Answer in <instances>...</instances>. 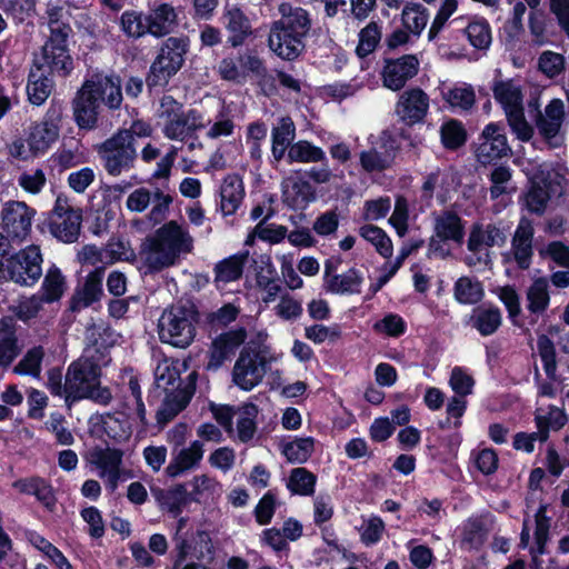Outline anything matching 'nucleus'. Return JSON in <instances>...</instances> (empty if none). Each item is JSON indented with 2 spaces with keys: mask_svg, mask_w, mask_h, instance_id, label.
<instances>
[{
  "mask_svg": "<svg viewBox=\"0 0 569 569\" xmlns=\"http://www.w3.org/2000/svg\"><path fill=\"white\" fill-rule=\"evenodd\" d=\"M158 118L164 138L187 143L188 150L202 149L203 144L197 131L207 127L203 113L197 109L184 110L182 103L171 96H163L160 100Z\"/></svg>",
  "mask_w": 569,
  "mask_h": 569,
  "instance_id": "1",
  "label": "nucleus"
},
{
  "mask_svg": "<svg viewBox=\"0 0 569 569\" xmlns=\"http://www.w3.org/2000/svg\"><path fill=\"white\" fill-rule=\"evenodd\" d=\"M192 248L193 239L188 230L176 221H169L149 240L146 261L151 269L160 270L174 264L181 254L191 252Z\"/></svg>",
  "mask_w": 569,
  "mask_h": 569,
  "instance_id": "2",
  "label": "nucleus"
},
{
  "mask_svg": "<svg viewBox=\"0 0 569 569\" xmlns=\"http://www.w3.org/2000/svg\"><path fill=\"white\" fill-rule=\"evenodd\" d=\"M8 241L0 233V280L9 278L13 282L34 286L42 274V253L39 246H28L14 254L7 257Z\"/></svg>",
  "mask_w": 569,
  "mask_h": 569,
  "instance_id": "3",
  "label": "nucleus"
},
{
  "mask_svg": "<svg viewBox=\"0 0 569 569\" xmlns=\"http://www.w3.org/2000/svg\"><path fill=\"white\" fill-rule=\"evenodd\" d=\"M197 312L191 307L173 305L158 320V335L163 343L187 348L196 337Z\"/></svg>",
  "mask_w": 569,
  "mask_h": 569,
  "instance_id": "4",
  "label": "nucleus"
},
{
  "mask_svg": "<svg viewBox=\"0 0 569 569\" xmlns=\"http://www.w3.org/2000/svg\"><path fill=\"white\" fill-rule=\"evenodd\" d=\"M154 380L157 388L166 393L159 417L161 420L169 421L188 403V399L180 389L179 361L168 358L160 360L154 369Z\"/></svg>",
  "mask_w": 569,
  "mask_h": 569,
  "instance_id": "5",
  "label": "nucleus"
},
{
  "mask_svg": "<svg viewBox=\"0 0 569 569\" xmlns=\"http://www.w3.org/2000/svg\"><path fill=\"white\" fill-rule=\"evenodd\" d=\"M102 166L108 174L118 177L131 170L137 158V150L127 131H118L97 148Z\"/></svg>",
  "mask_w": 569,
  "mask_h": 569,
  "instance_id": "6",
  "label": "nucleus"
},
{
  "mask_svg": "<svg viewBox=\"0 0 569 569\" xmlns=\"http://www.w3.org/2000/svg\"><path fill=\"white\" fill-rule=\"evenodd\" d=\"M87 349L84 355L73 361L67 369V403L87 399L93 387L100 383V366Z\"/></svg>",
  "mask_w": 569,
  "mask_h": 569,
  "instance_id": "7",
  "label": "nucleus"
},
{
  "mask_svg": "<svg viewBox=\"0 0 569 569\" xmlns=\"http://www.w3.org/2000/svg\"><path fill=\"white\" fill-rule=\"evenodd\" d=\"M187 38L170 37L161 46L160 51L150 67L148 84L166 86L182 67L188 51Z\"/></svg>",
  "mask_w": 569,
  "mask_h": 569,
  "instance_id": "8",
  "label": "nucleus"
},
{
  "mask_svg": "<svg viewBox=\"0 0 569 569\" xmlns=\"http://www.w3.org/2000/svg\"><path fill=\"white\" fill-rule=\"evenodd\" d=\"M506 240L503 230L495 223H473L469 231L465 262L469 267L488 266L492 258L491 249L503 246Z\"/></svg>",
  "mask_w": 569,
  "mask_h": 569,
  "instance_id": "9",
  "label": "nucleus"
},
{
  "mask_svg": "<svg viewBox=\"0 0 569 569\" xmlns=\"http://www.w3.org/2000/svg\"><path fill=\"white\" fill-rule=\"evenodd\" d=\"M528 108L536 111L535 127L540 137L551 147L558 148L565 141L562 123L565 120V103L560 99H552L541 111L538 98L529 100Z\"/></svg>",
  "mask_w": 569,
  "mask_h": 569,
  "instance_id": "10",
  "label": "nucleus"
},
{
  "mask_svg": "<svg viewBox=\"0 0 569 569\" xmlns=\"http://www.w3.org/2000/svg\"><path fill=\"white\" fill-rule=\"evenodd\" d=\"M81 222V210L73 208L66 197L59 196L49 219L51 234L64 243H72L80 234Z\"/></svg>",
  "mask_w": 569,
  "mask_h": 569,
  "instance_id": "11",
  "label": "nucleus"
},
{
  "mask_svg": "<svg viewBox=\"0 0 569 569\" xmlns=\"http://www.w3.org/2000/svg\"><path fill=\"white\" fill-rule=\"evenodd\" d=\"M171 203L172 197L170 194L159 189L152 193L148 188L140 187L130 192L126 201V208L131 212H143L152 204L148 220L158 224L167 218Z\"/></svg>",
  "mask_w": 569,
  "mask_h": 569,
  "instance_id": "12",
  "label": "nucleus"
},
{
  "mask_svg": "<svg viewBox=\"0 0 569 569\" xmlns=\"http://www.w3.org/2000/svg\"><path fill=\"white\" fill-rule=\"evenodd\" d=\"M69 36H49L44 42L40 59L36 67L61 77L68 76L73 69V60L69 53L67 40Z\"/></svg>",
  "mask_w": 569,
  "mask_h": 569,
  "instance_id": "13",
  "label": "nucleus"
},
{
  "mask_svg": "<svg viewBox=\"0 0 569 569\" xmlns=\"http://www.w3.org/2000/svg\"><path fill=\"white\" fill-rule=\"evenodd\" d=\"M123 451L110 447H96L88 455L89 463L96 469L108 489L114 491L122 476Z\"/></svg>",
  "mask_w": 569,
  "mask_h": 569,
  "instance_id": "14",
  "label": "nucleus"
},
{
  "mask_svg": "<svg viewBox=\"0 0 569 569\" xmlns=\"http://www.w3.org/2000/svg\"><path fill=\"white\" fill-rule=\"evenodd\" d=\"M80 89L86 90L99 106L102 103L111 110L119 109L122 103L121 81L118 77L92 73Z\"/></svg>",
  "mask_w": 569,
  "mask_h": 569,
  "instance_id": "15",
  "label": "nucleus"
},
{
  "mask_svg": "<svg viewBox=\"0 0 569 569\" xmlns=\"http://www.w3.org/2000/svg\"><path fill=\"white\" fill-rule=\"evenodd\" d=\"M266 375V358L259 352L243 349L232 369L233 383L244 391L257 387Z\"/></svg>",
  "mask_w": 569,
  "mask_h": 569,
  "instance_id": "16",
  "label": "nucleus"
},
{
  "mask_svg": "<svg viewBox=\"0 0 569 569\" xmlns=\"http://www.w3.org/2000/svg\"><path fill=\"white\" fill-rule=\"evenodd\" d=\"M510 151L505 127L498 122L488 123L479 137V144L476 149L478 161L487 164L508 156Z\"/></svg>",
  "mask_w": 569,
  "mask_h": 569,
  "instance_id": "17",
  "label": "nucleus"
},
{
  "mask_svg": "<svg viewBox=\"0 0 569 569\" xmlns=\"http://www.w3.org/2000/svg\"><path fill=\"white\" fill-rule=\"evenodd\" d=\"M34 210L24 202L9 201L4 203L1 217L2 228L7 236L12 240L22 241L30 233Z\"/></svg>",
  "mask_w": 569,
  "mask_h": 569,
  "instance_id": "18",
  "label": "nucleus"
},
{
  "mask_svg": "<svg viewBox=\"0 0 569 569\" xmlns=\"http://www.w3.org/2000/svg\"><path fill=\"white\" fill-rule=\"evenodd\" d=\"M212 550L213 547L208 532L197 531L196 533L189 535L186 537V548L183 552L174 546L172 569H202L203 567L191 560H202L211 556Z\"/></svg>",
  "mask_w": 569,
  "mask_h": 569,
  "instance_id": "19",
  "label": "nucleus"
},
{
  "mask_svg": "<svg viewBox=\"0 0 569 569\" xmlns=\"http://www.w3.org/2000/svg\"><path fill=\"white\" fill-rule=\"evenodd\" d=\"M429 97L420 88L403 91L396 103L395 112L400 121L413 126L425 120L429 111Z\"/></svg>",
  "mask_w": 569,
  "mask_h": 569,
  "instance_id": "20",
  "label": "nucleus"
},
{
  "mask_svg": "<svg viewBox=\"0 0 569 569\" xmlns=\"http://www.w3.org/2000/svg\"><path fill=\"white\" fill-rule=\"evenodd\" d=\"M419 70V60L415 54L386 60L381 77L383 87L398 91L412 79Z\"/></svg>",
  "mask_w": 569,
  "mask_h": 569,
  "instance_id": "21",
  "label": "nucleus"
},
{
  "mask_svg": "<svg viewBox=\"0 0 569 569\" xmlns=\"http://www.w3.org/2000/svg\"><path fill=\"white\" fill-rule=\"evenodd\" d=\"M246 338L247 331L243 328L232 329L219 335L210 346L207 369H219L226 360L234 355Z\"/></svg>",
  "mask_w": 569,
  "mask_h": 569,
  "instance_id": "22",
  "label": "nucleus"
},
{
  "mask_svg": "<svg viewBox=\"0 0 569 569\" xmlns=\"http://www.w3.org/2000/svg\"><path fill=\"white\" fill-rule=\"evenodd\" d=\"M365 281L363 273L357 268H350L342 273H331V267L326 264L323 289L332 295L352 296L361 292Z\"/></svg>",
  "mask_w": 569,
  "mask_h": 569,
  "instance_id": "23",
  "label": "nucleus"
},
{
  "mask_svg": "<svg viewBox=\"0 0 569 569\" xmlns=\"http://www.w3.org/2000/svg\"><path fill=\"white\" fill-rule=\"evenodd\" d=\"M60 113L49 110L47 118L30 128L28 134L29 146L37 156L43 154L59 137Z\"/></svg>",
  "mask_w": 569,
  "mask_h": 569,
  "instance_id": "24",
  "label": "nucleus"
},
{
  "mask_svg": "<svg viewBox=\"0 0 569 569\" xmlns=\"http://www.w3.org/2000/svg\"><path fill=\"white\" fill-rule=\"evenodd\" d=\"M278 11L280 19L277 20L274 24L301 39L308 36L312 26L309 11L289 2L280 3Z\"/></svg>",
  "mask_w": 569,
  "mask_h": 569,
  "instance_id": "25",
  "label": "nucleus"
},
{
  "mask_svg": "<svg viewBox=\"0 0 569 569\" xmlns=\"http://www.w3.org/2000/svg\"><path fill=\"white\" fill-rule=\"evenodd\" d=\"M147 20L150 34L164 37L178 27V12L171 3L154 1L149 6Z\"/></svg>",
  "mask_w": 569,
  "mask_h": 569,
  "instance_id": "26",
  "label": "nucleus"
},
{
  "mask_svg": "<svg viewBox=\"0 0 569 569\" xmlns=\"http://www.w3.org/2000/svg\"><path fill=\"white\" fill-rule=\"evenodd\" d=\"M203 453L202 442L198 440L190 442L188 447L173 451L172 458L166 468V473L171 478H177L196 469L200 465Z\"/></svg>",
  "mask_w": 569,
  "mask_h": 569,
  "instance_id": "27",
  "label": "nucleus"
},
{
  "mask_svg": "<svg viewBox=\"0 0 569 569\" xmlns=\"http://www.w3.org/2000/svg\"><path fill=\"white\" fill-rule=\"evenodd\" d=\"M533 226L530 220L522 218L515 231L511 252L518 267L528 269L532 258Z\"/></svg>",
  "mask_w": 569,
  "mask_h": 569,
  "instance_id": "28",
  "label": "nucleus"
},
{
  "mask_svg": "<svg viewBox=\"0 0 569 569\" xmlns=\"http://www.w3.org/2000/svg\"><path fill=\"white\" fill-rule=\"evenodd\" d=\"M221 20L222 24L230 33L228 42L234 48L243 44L246 39L252 33L249 19L237 6H227Z\"/></svg>",
  "mask_w": 569,
  "mask_h": 569,
  "instance_id": "29",
  "label": "nucleus"
},
{
  "mask_svg": "<svg viewBox=\"0 0 569 569\" xmlns=\"http://www.w3.org/2000/svg\"><path fill=\"white\" fill-rule=\"evenodd\" d=\"M315 200L312 186L298 177H288L282 182V201L293 210L305 209Z\"/></svg>",
  "mask_w": 569,
  "mask_h": 569,
  "instance_id": "30",
  "label": "nucleus"
},
{
  "mask_svg": "<svg viewBox=\"0 0 569 569\" xmlns=\"http://www.w3.org/2000/svg\"><path fill=\"white\" fill-rule=\"evenodd\" d=\"M268 42L270 49L277 56L287 60L296 59L305 48L303 39L296 37L274 23L271 27Z\"/></svg>",
  "mask_w": 569,
  "mask_h": 569,
  "instance_id": "31",
  "label": "nucleus"
},
{
  "mask_svg": "<svg viewBox=\"0 0 569 569\" xmlns=\"http://www.w3.org/2000/svg\"><path fill=\"white\" fill-rule=\"evenodd\" d=\"M491 89L495 100L500 104L505 114L523 109L522 89L517 81L496 80Z\"/></svg>",
  "mask_w": 569,
  "mask_h": 569,
  "instance_id": "32",
  "label": "nucleus"
},
{
  "mask_svg": "<svg viewBox=\"0 0 569 569\" xmlns=\"http://www.w3.org/2000/svg\"><path fill=\"white\" fill-rule=\"evenodd\" d=\"M249 258V251L238 252L219 261L214 268V283L217 288L234 282L242 277L243 267Z\"/></svg>",
  "mask_w": 569,
  "mask_h": 569,
  "instance_id": "33",
  "label": "nucleus"
},
{
  "mask_svg": "<svg viewBox=\"0 0 569 569\" xmlns=\"http://www.w3.org/2000/svg\"><path fill=\"white\" fill-rule=\"evenodd\" d=\"M568 421L567 413L563 408L557 406L539 407L535 412V422L537 435L541 437V442L549 438L550 431H558L566 426Z\"/></svg>",
  "mask_w": 569,
  "mask_h": 569,
  "instance_id": "34",
  "label": "nucleus"
},
{
  "mask_svg": "<svg viewBox=\"0 0 569 569\" xmlns=\"http://www.w3.org/2000/svg\"><path fill=\"white\" fill-rule=\"evenodd\" d=\"M104 269L102 267L96 268L91 271L84 280V283L79 288L72 298V308L81 309L91 306L100 300L102 290Z\"/></svg>",
  "mask_w": 569,
  "mask_h": 569,
  "instance_id": "35",
  "label": "nucleus"
},
{
  "mask_svg": "<svg viewBox=\"0 0 569 569\" xmlns=\"http://www.w3.org/2000/svg\"><path fill=\"white\" fill-rule=\"evenodd\" d=\"M74 121L80 129L96 128L99 116V104L91 99L86 90L79 89L72 102Z\"/></svg>",
  "mask_w": 569,
  "mask_h": 569,
  "instance_id": "36",
  "label": "nucleus"
},
{
  "mask_svg": "<svg viewBox=\"0 0 569 569\" xmlns=\"http://www.w3.org/2000/svg\"><path fill=\"white\" fill-rule=\"evenodd\" d=\"M259 409L253 403H246L236 410V427L233 428L234 440L247 443L253 439L257 432V416Z\"/></svg>",
  "mask_w": 569,
  "mask_h": 569,
  "instance_id": "37",
  "label": "nucleus"
},
{
  "mask_svg": "<svg viewBox=\"0 0 569 569\" xmlns=\"http://www.w3.org/2000/svg\"><path fill=\"white\" fill-rule=\"evenodd\" d=\"M296 138V126L290 117H282L279 119L278 124L272 129L271 140L272 147L271 152L276 161H280L284 158L286 152L292 141Z\"/></svg>",
  "mask_w": 569,
  "mask_h": 569,
  "instance_id": "38",
  "label": "nucleus"
},
{
  "mask_svg": "<svg viewBox=\"0 0 569 569\" xmlns=\"http://www.w3.org/2000/svg\"><path fill=\"white\" fill-rule=\"evenodd\" d=\"M220 197L222 213L224 216L236 213L244 197L242 180L238 176H228L224 178L220 189Z\"/></svg>",
  "mask_w": 569,
  "mask_h": 569,
  "instance_id": "39",
  "label": "nucleus"
},
{
  "mask_svg": "<svg viewBox=\"0 0 569 569\" xmlns=\"http://www.w3.org/2000/svg\"><path fill=\"white\" fill-rule=\"evenodd\" d=\"M435 232L443 241L461 243L465 236V227L461 218L452 211H445L435 219Z\"/></svg>",
  "mask_w": 569,
  "mask_h": 569,
  "instance_id": "40",
  "label": "nucleus"
},
{
  "mask_svg": "<svg viewBox=\"0 0 569 569\" xmlns=\"http://www.w3.org/2000/svg\"><path fill=\"white\" fill-rule=\"evenodd\" d=\"M53 81L40 68L31 69L27 83L29 101L34 106H41L51 94Z\"/></svg>",
  "mask_w": 569,
  "mask_h": 569,
  "instance_id": "41",
  "label": "nucleus"
},
{
  "mask_svg": "<svg viewBox=\"0 0 569 569\" xmlns=\"http://www.w3.org/2000/svg\"><path fill=\"white\" fill-rule=\"evenodd\" d=\"M395 154L387 148H369L359 153V162L367 173L382 172L391 167Z\"/></svg>",
  "mask_w": 569,
  "mask_h": 569,
  "instance_id": "42",
  "label": "nucleus"
},
{
  "mask_svg": "<svg viewBox=\"0 0 569 569\" xmlns=\"http://www.w3.org/2000/svg\"><path fill=\"white\" fill-rule=\"evenodd\" d=\"M470 321L481 336H490L501 326L502 316L497 307L481 306L473 310Z\"/></svg>",
  "mask_w": 569,
  "mask_h": 569,
  "instance_id": "43",
  "label": "nucleus"
},
{
  "mask_svg": "<svg viewBox=\"0 0 569 569\" xmlns=\"http://www.w3.org/2000/svg\"><path fill=\"white\" fill-rule=\"evenodd\" d=\"M67 289L66 278L57 266H51L43 278L38 292L47 303L59 301Z\"/></svg>",
  "mask_w": 569,
  "mask_h": 569,
  "instance_id": "44",
  "label": "nucleus"
},
{
  "mask_svg": "<svg viewBox=\"0 0 569 569\" xmlns=\"http://www.w3.org/2000/svg\"><path fill=\"white\" fill-rule=\"evenodd\" d=\"M206 120L208 121V129L206 131V137L208 139L218 140L233 136L236 129L233 116L227 108H224V106L221 107L212 119Z\"/></svg>",
  "mask_w": 569,
  "mask_h": 569,
  "instance_id": "45",
  "label": "nucleus"
},
{
  "mask_svg": "<svg viewBox=\"0 0 569 569\" xmlns=\"http://www.w3.org/2000/svg\"><path fill=\"white\" fill-rule=\"evenodd\" d=\"M287 160L289 163L322 162L326 160V153L320 147L307 140H299L290 146L287 151Z\"/></svg>",
  "mask_w": 569,
  "mask_h": 569,
  "instance_id": "46",
  "label": "nucleus"
},
{
  "mask_svg": "<svg viewBox=\"0 0 569 569\" xmlns=\"http://www.w3.org/2000/svg\"><path fill=\"white\" fill-rule=\"evenodd\" d=\"M44 355V349L41 346L30 348L13 367V372L19 376L40 379Z\"/></svg>",
  "mask_w": 569,
  "mask_h": 569,
  "instance_id": "47",
  "label": "nucleus"
},
{
  "mask_svg": "<svg viewBox=\"0 0 569 569\" xmlns=\"http://www.w3.org/2000/svg\"><path fill=\"white\" fill-rule=\"evenodd\" d=\"M465 33L470 44L479 50L487 49L492 40L490 24L481 17L470 18L465 28Z\"/></svg>",
  "mask_w": 569,
  "mask_h": 569,
  "instance_id": "48",
  "label": "nucleus"
},
{
  "mask_svg": "<svg viewBox=\"0 0 569 569\" xmlns=\"http://www.w3.org/2000/svg\"><path fill=\"white\" fill-rule=\"evenodd\" d=\"M189 485L190 498L197 502H208L221 493V485L207 475L196 476Z\"/></svg>",
  "mask_w": 569,
  "mask_h": 569,
  "instance_id": "49",
  "label": "nucleus"
},
{
  "mask_svg": "<svg viewBox=\"0 0 569 569\" xmlns=\"http://www.w3.org/2000/svg\"><path fill=\"white\" fill-rule=\"evenodd\" d=\"M317 477L306 468H293L287 480L288 490L298 496H311L315 492Z\"/></svg>",
  "mask_w": 569,
  "mask_h": 569,
  "instance_id": "50",
  "label": "nucleus"
},
{
  "mask_svg": "<svg viewBox=\"0 0 569 569\" xmlns=\"http://www.w3.org/2000/svg\"><path fill=\"white\" fill-rule=\"evenodd\" d=\"M549 281L547 278H537L527 289L528 310L532 313H542L549 306Z\"/></svg>",
  "mask_w": 569,
  "mask_h": 569,
  "instance_id": "51",
  "label": "nucleus"
},
{
  "mask_svg": "<svg viewBox=\"0 0 569 569\" xmlns=\"http://www.w3.org/2000/svg\"><path fill=\"white\" fill-rule=\"evenodd\" d=\"M68 12L57 2H48L43 19L50 30V36H70L71 27L67 22Z\"/></svg>",
  "mask_w": 569,
  "mask_h": 569,
  "instance_id": "52",
  "label": "nucleus"
},
{
  "mask_svg": "<svg viewBox=\"0 0 569 569\" xmlns=\"http://www.w3.org/2000/svg\"><path fill=\"white\" fill-rule=\"evenodd\" d=\"M315 450V439L312 437H296L282 446L281 452L291 463H303Z\"/></svg>",
  "mask_w": 569,
  "mask_h": 569,
  "instance_id": "53",
  "label": "nucleus"
},
{
  "mask_svg": "<svg viewBox=\"0 0 569 569\" xmlns=\"http://www.w3.org/2000/svg\"><path fill=\"white\" fill-rule=\"evenodd\" d=\"M443 99L452 107L469 110L476 101L473 88L465 82L456 83L442 91Z\"/></svg>",
  "mask_w": 569,
  "mask_h": 569,
  "instance_id": "54",
  "label": "nucleus"
},
{
  "mask_svg": "<svg viewBox=\"0 0 569 569\" xmlns=\"http://www.w3.org/2000/svg\"><path fill=\"white\" fill-rule=\"evenodd\" d=\"M429 20L428 9L420 3H408L402 10V23L405 28L413 33L420 36L425 30Z\"/></svg>",
  "mask_w": 569,
  "mask_h": 569,
  "instance_id": "55",
  "label": "nucleus"
},
{
  "mask_svg": "<svg viewBox=\"0 0 569 569\" xmlns=\"http://www.w3.org/2000/svg\"><path fill=\"white\" fill-rule=\"evenodd\" d=\"M102 427L106 435L116 442L130 438L131 426L123 413H108L102 417Z\"/></svg>",
  "mask_w": 569,
  "mask_h": 569,
  "instance_id": "56",
  "label": "nucleus"
},
{
  "mask_svg": "<svg viewBox=\"0 0 569 569\" xmlns=\"http://www.w3.org/2000/svg\"><path fill=\"white\" fill-rule=\"evenodd\" d=\"M455 297L460 303H477L483 297L482 284L477 279L461 277L455 283Z\"/></svg>",
  "mask_w": 569,
  "mask_h": 569,
  "instance_id": "57",
  "label": "nucleus"
},
{
  "mask_svg": "<svg viewBox=\"0 0 569 569\" xmlns=\"http://www.w3.org/2000/svg\"><path fill=\"white\" fill-rule=\"evenodd\" d=\"M359 234L370 242L382 257L388 258L392 254L391 239L381 228L373 224H365L359 228Z\"/></svg>",
  "mask_w": 569,
  "mask_h": 569,
  "instance_id": "58",
  "label": "nucleus"
},
{
  "mask_svg": "<svg viewBox=\"0 0 569 569\" xmlns=\"http://www.w3.org/2000/svg\"><path fill=\"white\" fill-rule=\"evenodd\" d=\"M530 180L531 186L525 197L526 207L531 212L542 213L550 199L547 183L542 181L541 184L540 181H538V177H532Z\"/></svg>",
  "mask_w": 569,
  "mask_h": 569,
  "instance_id": "59",
  "label": "nucleus"
},
{
  "mask_svg": "<svg viewBox=\"0 0 569 569\" xmlns=\"http://www.w3.org/2000/svg\"><path fill=\"white\" fill-rule=\"evenodd\" d=\"M122 31L131 38H140L149 33L147 16L138 11H124L120 18Z\"/></svg>",
  "mask_w": 569,
  "mask_h": 569,
  "instance_id": "60",
  "label": "nucleus"
},
{
  "mask_svg": "<svg viewBox=\"0 0 569 569\" xmlns=\"http://www.w3.org/2000/svg\"><path fill=\"white\" fill-rule=\"evenodd\" d=\"M372 328L379 335L398 338L407 331V322L398 313L389 312L376 321Z\"/></svg>",
  "mask_w": 569,
  "mask_h": 569,
  "instance_id": "61",
  "label": "nucleus"
},
{
  "mask_svg": "<svg viewBox=\"0 0 569 569\" xmlns=\"http://www.w3.org/2000/svg\"><path fill=\"white\" fill-rule=\"evenodd\" d=\"M446 182V174L440 170L430 172L426 178L421 187V197L429 204L433 196L437 197L440 203H445L446 196L443 192V184Z\"/></svg>",
  "mask_w": 569,
  "mask_h": 569,
  "instance_id": "62",
  "label": "nucleus"
},
{
  "mask_svg": "<svg viewBox=\"0 0 569 569\" xmlns=\"http://www.w3.org/2000/svg\"><path fill=\"white\" fill-rule=\"evenodd\" d=\"M441 142L447 149H457L466 141V130L461 122L451 119L440 128Z\"/></svg>",
  "mask_w": 569,
  "mask_h": 569,
  "instance_id": "63",
  "label": "nucleus"
},
{
  "mask_svg": "<svg viewBox=\"0 0 569 569\" xmlns=\"http://www.w3.org/2000/svg\"><path fill=\"white\" fill-rule=\"evenodd\" d=\"M381 39V29L376 22H370L359 32V43L356 52L360 58L372 53Z\"/></svg>",
  "mask_w": 569,
  "mask_h": 569,
  "instance_id": "64",
  "label": "nucleus"
}]
</instances>
